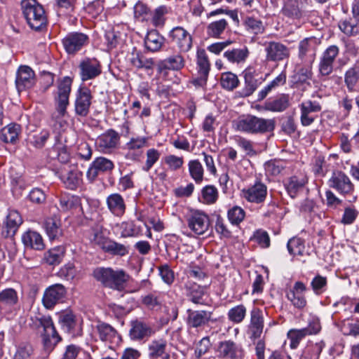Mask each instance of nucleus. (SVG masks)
<instances>
[{
	"label": "nucleus",
	"mask_w": 359,
	"mask_h": 359,
	"mask_svg": "<svg viewBox=\"0 0 359 359\" xmlns=\"http://www.w3.org/2000/svg\"><path fill=\"white\" fill-rule=\"evenodd\" d=\"M119 140L118 133L110 129L97 137L95 145L99 151L106 154H111L117 147Z\"/></svg>",
	"instance_id": "f8f14e48"
},
{
	"label": "nucleus",
	"mask_w": 359,
	"mask_h": 359,
	"mask_svg": "<svg viewBox=\"0 0 359 359\" xmlns=\"http://www.w3.org/2000/svg\"><path fill=\"white\" fill-rule=\"evenodd\" d=\"M20 126L16 123H11L1 130V139L6 143H15L20 133Z\"/></svg>",
	"instance_id": "a18cd8bd"
},
{
	"label": "nucleus",
	"mask_w": 359,
	"mask_h": 359,
	"mask_svg": "<svg viewBox=\"0 0 359 359\" xmlns=\"http://www.w3.org/2000/svg\"><path fill=\"white\" fill-rule=\"evenodd\" d=\"M50 137V132L47 129H43L39 133L29 135L28 142L36 148H42Z\"/></svg>",
	"instance_id": "864d4df0"
},
{
	"label": "nucleus",
	"mask_w": 359,
	"mask_h": 359,
	"mask_svg": "<svg viewBox=\"0 0 359 359\" xmlns=\"http://www.w3.org/2000/svg\"><path fill=\"white\" fill-rule=\"evenodd\" d=\"M67 293L66 288L62 284L57 283L47 287L42 297V303L47 309H52L53 307L62 302Z\"/></svg>",
	"instance_id": "9d476101"
},
{
	"label": "nucleus",
	"mask_w": 359,
	"mask_h": 359,
	"mask_svg": "<svg viewBox=\"0 0 359 359\" xmlns=\"http://www.w3.org/2000/svg\"><path fill=\"white\" fill-rule=\"evenodd\" d=\"M22 241L27 248L42 250L45 248L42 236L36 231L29 230L22 236Z\"/></svg>",
	"instance_id": "f704fd0d"
},
{
	"label": "nucleus",
	"mask_w": 359,
	"mask_h": 359,
	"mask_svg": "<svg viewBox=\"0 0 359 359\" xmlns=\"http://www.w3.org/2000/svg\"><path fill=\"white\" fill-rule=\"evenodd\" d=\"M216 352L219 359H243L245 356L242 345L231 339L219 342Z\"/></svg>",
	"instance_id": "423d86ee"
},
{
	"label": "nucleus",
	"mask_w": 359,
	"mask_h": 359,
	"mask_svg": "<svg viewBox=\"0 0 359 359\" xmlns=\"http://www.w3.org/2000/svg\"><path fill=\"white\" fill-rule=\"evenodd\" d=\"M21 5L24 16L32 29L39 30L46 25L44 9L36 0H23Z\"/></svg>",
	"instance_id": "20e7f679"
},
{
	"label": "nucleus",
	"mask_w": 359,
	"mask_h": 359,
	"mask_svg": "<svg viewBox=\"0 0 359 359\" xmlns=\"http://www.w3.org/2000/svg\"><path fill=\"white\" fill-rule=\"evenodd\" d=\"M203 202L205 204H213L218 198V191L213 185H207L201 191Z\"/></svg>",
	"instance_id": "13d9d810"
},
{
	"label": "nucleus",
	"mask_w": 359,
	"mask_h": 359,
	"mask_svg": "<svg viewBox=\"0 0 359 359\" xmlns=\"http://www.w3.org/2000/svg\"><path fill=\"white\" fill-rule=\"evenodd\" d=\"M169 36L177 46L180 52H188L192 47L191 36L182 27H174L170 32Z\"/></svg>",
	"instance_id": "6ab92c4d"
},
{
	"label": "nucleus",
	"mask_w": 359,
	"mask_h": 359,
	"mask_svg": "<svg viewBox=\"0 0 359 359\" xmlns=\"http://www.w3.org/2000/svg\"><path fill=\"white\" fill-rule=\"evenodd\" d=\"M339 54V48L336 45L329 46L319 58L318 72L323 76L330 75L334 70V63Z\"/></svg>",
	"instance_id": "0eeeda50"
},
{
	"label": "nucleus",
	"mask_w": 359,
	"mask_h": 359,
	"mask_svg": "<svg viewBox=\"0 0 359 359\" xmlns=\"http://www.w3.org/2000/svg\"><path fill=\"white\" fill-rule=\"evenodd\" d=\"M104 252L114 256H125L128 253V248L123 244L109 240L102 250Z\"/></svg>",
	"instance_id": "09e8293b"
},
{
	"label": "nucleus",
	"mask_w": 359,
	"mask_h": 359,
	"mask_svg": "<svg viewBox=\"0 0 359 359\" xmlns=\"http://www.w3.org/2000/svg\"><path fill=\"white\" fill-rule=\"evenodd\" d=\"M300 121L302 126H309L317 118V113L322 110V104L318 100H306L299 105Z\"/></svg>",
	"instance_id": "6e6552de"
},
{
	"label": "nucleus",
	"mask_w": 359,
	"mask_h": 359,
	"mask_svg": "<svg viewBox=\"0 0 359 359\" xmlns=\"http://www.w3.org/2000/svg\"><path fill=\"white\" fill-rule=\"evenodd\" d=\"M100 338L103 341H112L116 337V331L109 324L102 323L97 325Z\"/></svg>",
	"instance_id": "5fc2aeb1"
},
{
	"label": "nucleus",
	"mask_w": 359,
	"mask_h": 359,
	"mask_svg": "<svg viewBox=\"0 0 359 359\" xmlns=\"http://www.w3.org/2000/svg\"><path fill=\"white\" fill-rule=\"evenodd\" d=\"M64 255L65 248L62 246H57L46 252L44 254V259L49 265H56L62 262Z\"/></svg>",
	"instance_id": "de8ad7c7"
},
{
	"label": "nucleus",
	"mask_w": 359,
	"mask_h": 359,
	"mask_svg": "<svg viewBox=\"0 0 359 359\" xmlns=\"http://www.w3.org/2000/svg\"><path fill=\"white\" fill-rule=\"evenodd\" d=\"M235 127L237 130L243 133L250 134L264 133L274 130L275 121L253 115H246L239 117L235 121Z\"/></svg>",
	"instance_id": "f03ea898"
},
{
	"label": "nucleus",
	"mask_w": 359,
	"mask_h": 359,
	"mask_svg": "<svg viewBox=\"0 0 359 359\" xmlns=\"http://www.w3.org/2000/svg\"><path fill=\"white\" fill-rule=\"evenodd\" d=\"M189 228L196 235H203L210 226L209 217L202 211L191 210L187 217Z\"/></svg>",
	"instance_id": "1a4fd4ad"
},
{
	"label": "nucleus",
	"mask_w": 359,
	"mask_h": 359,
	"mask_svg": "<svg viewBox=\"0 0 359 359\" xmlns=\"http://www.w3.org/2000/svg\"><path fill=\"white\" fill-rule=\"evenodd\" d=\"M288 252L293 256L305 258L310 255L309 246L305 245V242L300 238L294 237L290 239L287 244Z\"/></svg>",
	"instance_id": "7c9ffc66"
},
{
	"label": "nucleus",
	"mask_w": 359,
	"mask_h": 359,
	"mask_svg": "<svg viewBox=\"0 0 359 359\" xmlns=\"http://www.w3.org/2000/svg\"><path fill=\"white\" fill-rule=\"evenodd\" d=\"M290 104L289 95L281 94L274 99L266 100L264 103V108L266 111L281 112L287 109Z\"/></svg>",
	"instance_id": "473e14b6"
},
{
	"label": "nucleus",
	"mask_w": 359,
	"mask_h": 359,
	"mask_svg": "<svg viewBox=\"0 0 359 359\" xmlns=\"http://www.w3.org/2000/svg\"><path fill=\"white\" fill-rule=\"evenodd\" d=\"M220 82L224 88L231 90L238 86L239 81L235 74L228 72L222 74Z\"/></svg>",
	"instance_id": "bf43d9fd"
},
{
	"label": "nucleus",
	"mask_w": 359,
	"mask_h": 359,
	"mask_svg": "<svg viewBox=\"0 0 359 359\" xmlns=\"http://www.w3.org/2000/svg\"><path fill=\"white\" fill-rule=\"evenodd\" d=\"M80 205V199L78 196L65 195L60 198V208L62 211H68L78 208Z\"/></svg>",
	"instance_id": "4d7b16f0"
},
{
	"label": "nucleus",
	"mask_w": 359,
	"mask_h": 359,
	"mask_svg": "<svg viewBox=\"0 0 359 359\" xmlns=\"http://www.w3.org/2000/svg\"><path fill=\"white\" fill-rule=\"evenodd\" d=\"M317 47L318 42L316 38L309 37L302 40L299 43V57L301 60H303L306 55L313 57L316 55Z\"/></svg>",
	"instance_id": "4c0bfd02"
},
{
	"label": "nucleus",
	"mask_w": 359,
	"mask_h": 359,
	"mask_svg": "<svg viewBox=\"0 0 359 359\" xmlns=\"http://www.w3.org/2000/svg\"><path fill=\"white\" fill-rule=\"evenodd\" d=\"M36 325L41 338L43 350L48 355L61 340L50 316L36 318Z\"/></svg>",
	"instance_id": "7ed1b4c3"
},
{
	"label": "nucleus",
	"mask_w": 359,
	"mask_h": 359,
	"mask_svg": "<svg viewBox=\"0 0 359 359\" xmlns=\"http://www.w3.org/2000/svg\"><path fill=\"white\" fill-rule=\"evenodd\" d=\"M186 294L190 298V300L194 304H201L202 298L204 294L203 289L196 283L188 280L184 284Z\"/></svg>",
	"instance_id": "37998d69"
},
{
	"label": "nucleus",
	"mask_w": 359,
	"mask_h": 359,
	"mask_svg": "<svg viewBox=\"0 0 359 359\" xmlns=\"http://www.w3.org/2000/svg\"><path fill=\"white\" fill-rule=\"evenodd\" d=\"M60 219L54 216L47 218L44 222V229L50 240L57 238L62 234Z\"/></svg>",
	"instance_id": "ea45409f"
},
{
	"label": "nucleus",
	"mask_w": 359,
	"mask_h": 359,
	"mask_svg": "<svg viewBox=\"0 0 359 359\" xmlns=\"http://www.w3.org/2000/svg\"><path fill=\"white\" fill-rule=\"evenodd\" d=\"M328 184L330 187L334 189L343 195L351 194L354 189L349 177L341 171L333 172L328 180Z\"/></svg>",
	"instance_id": "dca6fc26"
},
{
	"label": "nucleus",
	"mask_w": 359,
	"mask_h": 359,
	"mask_svg": "<svg viewBox=\"0 0 359 359\" xmlns=\"http://www.w3.org/2000/svg\"><path fill=\"white\" fill-rule=\"evenodd\" d=\"M18 303V292L13 288H6L0 292V309L11 311Z\"/></svg>",
	"instance_id": "c85d7f7f"
},
{
	"label": "nucleus",
	"mask_w": 359,
	"mask_h": 359,
	"mask_svg": "<svg viewBox=\"0 0 359 359\" xmlns=\"http://www.w3.org/2000/svg\"><path fill=\"white\" fill-rule=\"evenodd\" d=\"M114 168V164L111 160L105 157H97L90 165L86 177L89 181L93 182L100 173L110 172Z\"/></svg>",
	"instance_id": "aec40b11"
},
{
	"label": "nucleus",
	"mask_w": 359,
	"mask_h": 359,
	"mask_svg": "<svg viewBox=\"0 0 359 359\" xmlns=\"http://www.w3.org/2000/svg\"><path fill=\"white\" fill-rule=\"evenodd\" d=\"M287 80V75L285 71H283L278 76H277L273 81L265 86L258 93V100H264L270 93L276 90L280 86L285 84Z\"/></svg>",
	"instance_id": "e433bc0d"
},
{
	"label": "nucleus",
	"mask_w": 359,
	"mask_h": 359,
	"mask_svg": "<svg viewBox=\"0 0 359 359\" xmlns=\"http://www.w3.org/2000/svg\"><path fill=\"white\" fill-rule=\"evenodd\" d=\"M168 346V341L165 339H154L148 346L149 356L151 358H159L165 354V351Z\"/></svg>",
	"instance_id": "79ce46f5"
},
{
	"label": "nucleus",
	"mask_w": 359,
	"mask_h": 359,
	"mask_svg": "<svg viewBox=\"0 0 359 359\" xmlns=\"http://www.w3.org/2000/svg\"><path fill=\"white\" fill-rule=\"evenodd\" d=\"M266 60L271 62L283 61L289 58L290 49L280 42L269 41L265 43Z\"/></svg>",
	"instance_id": "2eb2a0df"
},
{
	"label": "nucleus",
	"mask_w": 359,
	"mask_h": 359,
	"mask_svg": "<svg viewBox=\"0 0 359 359\" xmlns=\"http://www.w3.org/2000/svg\"><path fill=\"white\" fill-rule=\"evenodd\" d=\"M79 75L83 81L94 79L102 73V65L95 57H86L79 65Z\"/></svg>",
	"instance_id": "ddd939ff"
},
{
	"label": "nucleus",
	"mask_w": 359,
	"mask_h": 359,
	"mask_svg": "<svg viewBox=\"0 0 359 359\" xmlns=\"http://www.w3.org/2000/svg\"><path fill=\"white\" fill-rule=\"evenodd\" d=\"M247 313L246 307L239 304L230 309L227 313L228 319L236 324L241 323L245 318Z\"/></svg>",
	"instance_id": "603ef678"
},
{
	"label": "nucleus",
	"mask_w": 359,
	"mask_h": 359,
	"mask_svg": "<svg viewBox=\"0 0 359 359\" xmlns=\"http://www.w3.org/2000/svg\"><path fill=\"white\" fill-rule=\"evenodd\" d=\"M154 334V331L147 323L140 320L131 322L129 336L132 340L139 341L144 338H149Z\"/></svg>",
	"instance_id": "393cba45"
},
{
	"label": "nucleus",
	"mask_w": 359,
	"mask_h": 359,
	"mask_svg": "<svg viewBox=\"0 0 359 359\" xmlns=\"http://www.w3.org/2000/svg\"><path fill=\"white\" fill-rule=\"evenodd\" d=\"M134 18L139 21L144 22L149 19L150 11L146 4L141 1L135 4L133 8Z\"/></svg>",
	"instance_id": "680f3d73"
},
{
	"label": "nucleus",
	"mask_w": 359,
	"mask_h": 359,
	"mask_svg": "<svg viewBox=\"0 0 359 359\" xmlns=\"http://www.w3.org/2000/svg\"><path fill=\"white\" fill-rule=\"evenodd\" d=\"M95 278L104 286L122 291L129 280L130 276L123 269H114L108 267L97 268L93 271Z\"/></svg>",
	"instance_id": "f257e3e1"
},
{
	"label": "nucleus",
	"mask_w": 359,
	"mask_h": 359,
	"mask_svg": "<svg viewBox=\"0 0 359 359\" xmlns=\"http://www.w3.org/2000/svg\"><path fill=\"white\" fill-rule=\"evenodd\" d=\"M88 36L82 32H70L62 39L63 46L69 54H75L88 43Z\"/></svg>",
	"instance_id": "4468645a"
},
{
	"label": "nucleus",
	"mask_w": 359,
	"mask_h": 359,
	"mask_svg": "<svg viewBox=\"0 0 359 359\" xmlns=\"http://www.w3.org/2000/svg\"><path fill=\"white\" fill-rule=\"evenodd\" d=\"M163 43L164 38L156 30L148 32L144 39L146 48L151 52L159 50Z\"/></svg>",
	"instance_id": "58836bf2"
},
{
	"label": "nucleus",
	"mask_w": 359,
	"mask_h": 359,
	"mask_svg": "<svg viewBox=\"0 0 359 359\" xmlns=\"http://www.w3.org/2000/svg\"><path fill=\"white\" fill-rule=\"evenodd\" d=\"M35 83V74L28 66H20L16 73L15 85L19 92L32 88Z\"/></svg>",
	"instance_id": "412c9836"
},
{
	"label": "nucleus",
	"mask_w": 359,
	"mask_h": 359,
	"mask_svg": "<svg viewBox=\"0 0 359 359\" xmlns=\"http://www.w3.org/2000/svg\"><path fill=\"white\" fill-rule=\"evenodd\" d=\"M285 167V162L283 161H269L264 164V169L267 174L276 176L281 173Z\"/></svg>",
	"instance_id": "e2e57ef3"
},
{
	"label": "nucleus",
	"mask_w": 359,
	"mask_h": 359,
	"mask_svg": "<svg viewBox=\"0 0 359 359\" xmlns=\"http://www.w3.org/2000/svg\"><path fill=\"white\" fill-rule=\"evenodd\" d=\"M227 27L228 22L225 19L212 22L207 26V34L210 37L219 38Z\"/></svg>",
	"instance_id": "49530a36"
},
{
	"label": "nucleus",
	"mask_w": 359,
	"mask_h": 359,
	"mask_svg": "<svg viewBox=\"0 0 359 359\" xmlns=\"http://www.w3.org/2000/svg\"><path fill=\"white\" fill-rule=\"evenodd\" d=\"M92 237L90 238L91 242L98 246L100 249L103 250L104 246L107 245V242L110 240L107 237L104 232L102 226L96 225L92 229Z\"/></svg>",
	"instance_id": "3c124183"
},
{
	"label": "nucleus",
	"mask_w": 359,
	"mask_h": 359,
	"mask_svg": "<svg viewBox=\"0 0 359 359\" xmlns=\"http://www.w3.org/2000/svg\"><path fill=\"white\" fill-rule=\"evenodd\" d=\"M22 223L20 213L14 210H10L6 220V236H13Z\"/></svg>",
	"instance_id": "c9c22d12"
},
{
	"label": "nucleus",
	"mask_w": 359,
	"mask_h": 359,
	"mask_svg": "<svg viewBox=\"0 0 359 359\" xmlns=\"http://www.w3.org/2000/svg\"><path fill=\"white\" fill-rule=\"evenodd\" d=\"M92 95L88 88H80L75 100V112L81 116H86L89 113Z\"/></svg>",
	"instance_id": "4be33fe9"
},
{
	"label": "nucleus",
	"mask_w": 359,
	"mask_h": 359,
	"mask_svg": "<svg viewBox=\"0 0 359 359\" xmlns=\"http://www.w3.org/2000/svg\"><path fill=\"white\" fill-rule=\"evenodd\" d=\"M244 25L248 30L251 31L255 34H261L264 30L262 22L253 17L245 18Z\"/></svg>",
	"instance_id": "69168bd1"
},
{
	"label": "nucleus",
	"mask_w": 359,
	"mask_h": 359,
	"mask_svg": "<svg viewBox=\"0 0 359 359\" xmlns=\"http://www.w3.org/2000/svg\"><path fill=\"white\" fill-rule=\"evenodd\" d=\"M77 274V269L73 262H68L62 266L57 272V276L67 280H72Z\"/></svg>",
	"instance_id": "0e129e2a"
},
{
	"label": "nucleus",
	"mask_w": 359,
	"mask_h": 359,
	"mask_svg": "<svg viewBox=\"0 0 359 359\" xmlns=\"http://www.w3.org/2000/svg\"><path fill=\"white\" fill-rule=\"evenodd\" d=\"M359 80V60L345 74V83L349 89H353Z\"/></svg>",
	"instance_id": "6e6d98bb"
},
{
	"label": "nucleus",
	"mask_w": 359,
	"mask_h": 359,
	"mask_svg": "<svg viewBox=\"0 0 359 359\" xmlns=\"http://www.w3.org/2000/svg\"><path fill=\"white\" fill-rule=\"evenodd\" d=\"M187 324L189 327L197 328L208 323L212 316V313L207 311H192L189 309Z\"/></svg>",
	"instance_id": "c756f323"
},
{
	"label": "nucleus",
	"mask_w": 359,
	"mask_h": 359,
	"mask_svg": "<svg viewBox=\"0 0 359 359\" xmlns=\"http://www.w3.org/2000/svg\"><path fill=\"white\" fill-rule=\"evenodd\" d=\"M250 54L249 50L246 46L233 48L229 49L224 53V57L231 63L241 64L244 63Z\"/></svg>",
	"instance_id": "72a5a7b5"
},
{
	"label": "nucleus",
	"mask_w": 359,
	"mask_h": 359,
	"mask_svg": "<svg viewBox=\"0 0 359 359\" xmlns=\"http://www.w3.org/2000/svg\"><path fill=\"white\" fill-rule=\"evenodd\" d=\"M320 330V325L318 323L309 325L306 327L299 330H290L287 333V337L290 341V346L291 348H296L300 341L306 336L316 334Z\"/></svg>",
	"instance_id": "b1692460"
},
{
	"label": "nucleus",
	"mask_w": 359,
	"mask_h": 359,
	"mask_svg": "<svg viewBox=\"0 0 359 359\" xmlns=\"http://www.w3.org/2000/svg\"><path fill=\"white\" fill-rule=\"evenodd\" d=\"M245 79V95L249 96L252 95L259 85V82L255 78V70L252 67H248L243 72Z\"/></svg>",
	"instance_id": "a19ab883"
},
{
	"label": "nucleus",
	"mask_w": 359,
	"mask_h": 359,
	"mask_svg": "<svg viewBox=\"0 0 359 359\" xmlns=\"http://www.w3.org/2000/svg\"><path fill=\"white\" fill-rule=\"evenodd\" d=\"M264 327V320L262 311L258 308H254L250 312V323L249 325V334L250 338H259Z\"/></svg>",
	"instance_id": "bb28decb"
},
{
	"label": "nucleus",
	"mask_w": 359,
	"mask_h": 359,
	"mask_svg": "<svg viewBox=\"0 0 359 359\" xmlns=\"http://www.w3.org/2000/svg\"><path fill=\"white\" fill-rule=\"evenodd\" d=\"M168 13L167 8L161 6L156 8L152 13L151 22L154 27H163L165 24V15Z\"/></svg>",
	"instance_id": "338daca9"
},
{
	"label": "nucleus",
	"mask_w": 359,
	"mask_h": 359,
	"mask_svg": "<svg viewBox=\"0 0 359 359\" xmlns=\"http://www.w3.org/2000/svg\"><path fill=\"white\" fill-rule=\"evenodd\" d=\"M227 216L232 224L238 225L244 219L245 212L242 208L236 205L228 210Z\"/></svg>",
	"instance_id": "052dcab7"
},
{
	"label": "nucleus",
	"mask_w": 359,
	"mask_h": 359,
	"mask_svg": "<svg viewBox=\"0 0 359 359\" xmlns=\"http://www.w3.org/2000/svg\"><path fill=\"white\" fill-rule=\"evenodd\" d=\"M82 172L76 168L65 170L60 178L65 185L69 189H76L81 183Z\"/></svg>",
	"instance_id": "2f4dec72"
},
{
	"label": "nucleus",
	"mask_w": 359,
	"mask_h": 359,
	"mask_svg": "<svg viewBox=\"0 0 359 359\" xmlns=\"http://www.w3.org/2000/svg\"><path fill=\"white\" fill-rule=\"evenodd\" d=\"M307 290L306 285L302 281H297L287 292L286 297L297 309H302L307 304L305 293Z\"/></svg>",
	"instance_id": "a211bd4d"
},
{
	"label": "nucleus",
	"mask_w": 359,
	"mask_h": 359,
	"mask_svg": "<svg viewBox=\"0 0 359 359\" xmlns=\"http://www.w3.org/2000/svg\"><path fill=\"white\" fill-rule=\"evenodd\" d=\"M72 80L69 76L64 77L59 81L57 92L55 95V101L57 105V111L60 116H64L67 107L69 105V97L71 93Z\"/></svg>",
	"instance_id": "39448f33"
},
{
	"label": "nucleus",
	"mask_w": 359,
	"mask_h": 359,
	"mask_svg": "<svg viewBox=\"0 0 359 359\" xmlns=\"http://www.w3.org/2000/svg\"><path fill=\"white\" fill-rule=\"evenodd\" d=\"M106 203L110 212L116 217H121L126 212V203L121 195L111 194L107 197Z\"/></svg>",
	"instance_id": "cd10ccee"
},
{
	"label": "nucleus",
	"mask_w": 359,
	"mask_h": 359,
	"mask_svg": "<svg viewBox=\"0 0 359 359\" xmlns=\"http://www.w3.org/2000/svg\"><path fill=\"white\" fill-rule=\"evenodd\" d=\"M267 196V187L261 181H256L254 184L242 189L241 197L247 201L259 204L263 203Z\"/></svg>",
	"instance_id": "9b49d317"
},
{
	"label": "nucleus",
	"mask_w": 359,
	"mask_h": 359,
	"mask_svg": "<svg viewBox=\"0 0 359 359\" xmlns=\"http://www.w3.org/2000/svg\"><path fill=\"white\" fill-rule=\"evenodd\" d=\"M196 65L198 76L194 81L196 86H203L206 83L210 69L208 56L204 49H198L196 53Z\"/></svg>",
	"instance_id": "f3484780"
},
{
	"label": "nucleus",
	"mask_w": 359,
	"mask_h": 359,
	"mask_svg": "<svg viewBox=\"0 0 359 359\" xmlns=\"http://www.w3.org/2000/svg\"><path fill=\"white\" fill-rule=\"evenodd\" d=\"M307 182L304 177L292 176L285 182V187L288 194L294 198L297 192L301 190Z\"/></svg>",
	"instance_id": "c03bdc74"
},
{
	"label": "nucleus",
	"mask_w": 359,
	"mask_h": 359,
	"mask_svg": "<svg viewBox=\"0 0 359 359\" xmlns=\"http://www.w3.org/2000/svg\"><path fill=\"white\" fill-rule=\"evenodd\" d=\"M184 65V59L180 54L173 55L160 60L157 64V70L159 73L167 70L179 71Z\"/></svg>",
	"instance_id": "a878e982"
},
{
	"label": "nucleus",
	"mask_w": 359,
	"mask_h": 359,
	"mask_svg": "<svg viewBox=\"0 0 359 359\" xmlns=\"http://www.w3.org/2000/svg\"><path fill=\"white\" fill-rule=\"evenodd\" d=\"M191 177L196 184H200L203 180L204 170L198 160H191L188 163Z\"/></svg>",
	"instance_id": "8fccbe9b"
},
{
	"label": "nucleus",
	"mask_w": 359,
	"mask_h": 359,
	"mask_svg": "<svg viewBox=\"0 0 359 359\" xmlns=\"http://www.w3.org/2000/svg\"><path fill=\"white\" fill-rule=\"evenodd\" d=\"M330 170V165L325 161L324 157L318 156L315 158L313 165V172L315 175L323 177Z\"/></svg>",
	"instance_id": "774afa93"
},
{
	"label": "nucleus",
	"mask_w": 359,
	"mask_h": 359,
	"mask_svg": "<svg viewBox=\"0 0 359 359\" xmlns=\"http://www.w3.org/2000/svg\"><path fill=\"white\" fill-rule=\"evenodd\" d=\"M283 15L292 20H300L306 16L302 2L299 0H287L282 8Z\"/></svg>",
	"instance_id": "5701e85b"
}]
</instances>
